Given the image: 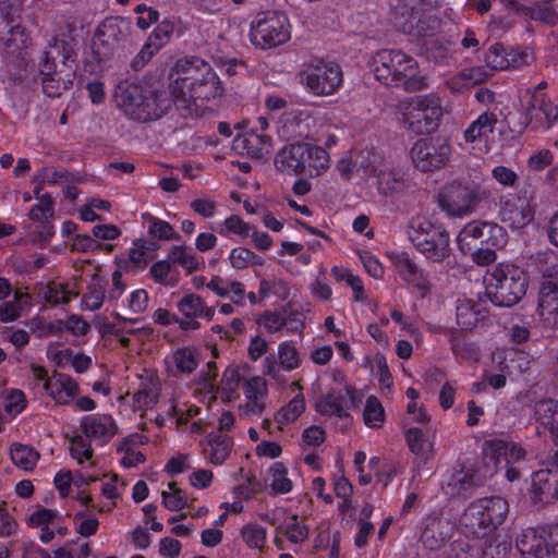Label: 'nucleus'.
I'll use <instances>...</instances> for the list:
<instances>
[{
    "label": "nucleus",
    "instance_id": "f257e3e1",
    "mask_svg": "<svg viewBox=\"0 0 558 558\" xmlns=\"http://www.w3.org/2000/svg\"><path fill=\"white\" fill-rule=\"evenodd\" d=\"M170 93L175 110L184 118H204L214 113L209 104L223 94L221 82L211 65L197 57L179 59L171 70Z\"/></svg>",
    "mask_w": 558,
    "mask_h": 558
},
{
    "label": "nucleus",
    "instance_id": "f03ea898",
    "mask_svg": "<svg viewBox=\"0 0 558 558\" xmlns=\"http://www.w3.org/2000/svg\"><path fill=\"white\" fill-rule=\"evenodd\" d=\"M80 41L69 29L53 37L39 62L43 90L48 97H59L68 90L77 70Z\"/></svg>",
    "mask_w": 558,
    "mask_h": 558
},
{
    "label": "nucleus",
    "instance_id": "7ed1b4c3",
    "mask_svg": "<svg viewBox=\"0 0 558 558\" xmlns=\"http://www.w3.org/2000/svg\"><path fill=\"white\" fill-rule=\"evenodd\" d=\"M375 78L388 87L418 92L427 86L417 61L399 49H381L372 59Z\"/></svg>",
    "mask_w": 558,
    "mask_h": 558
},
{
    "label": "nucleus",
    "instance_id": "20e7f679",
    "mask_svg": "<svg viewBox=\"0 0 558 558\" xmlns=\"http://www.w3.org/2000/svg\"><path fill=\"white\" fill-rule=\"evenodd\" d=\"M275 165L282 173L316 178L329 169L330 157L319 146L298 142L282 147L275 157Z\"/></svg>",
    "mask_w": 558,
    "mask_h": 558
},
{
    "label": "nucleus",
    "instance_id": "39448f33",
    "mask_svg": "<svg viewBox=\"0 0 558 558\" xmlns=\"http://www.w3.org/2000/svg\"><path fill=\"white\" fill-rule=\"evenodd\" d=\"M508 511V502L501 497L476 499L461 514L459 527L468 537L484 538L504 523Z\"/></svg>",
    "mask_w": 558,
    "mask_h": 558
},
{
    "label": "nucleus",
    "instance_id": "423d86ee",
    "mask_svg": "<svg viewBox=\"0 0 558 558\" xmlns=\"http://www.w3.org/2000/svg\"><path fill=\"white\" fill-rule=\"evenodd\" d=\"M529 279L525 271L511 263H499L489 272L486 294L493 304L511 307L526 293Z\"/></svg>",
    "mask_w": 558,
    "mask_h": 558
},
{
    "label": "nucleus",
    "instance_id": "0eeeda50",
    "mask_svg": "<svg viewBox=\"0 0 558 558\" xmlns=\"http://www.w3.org/2000/svg\"><path fill=\"white\" fill-rule=\"evenodd\" d=\"M402 121L415 134L430 133L436 130L442 117L438 97L433 95L415 96L401 107Z\"/></svg>",
    "mask_w": 558,
    "mask_h": 558
},
{
    "label": "nucleus",
    "instance_id": "6e6552de",
    "mask_svg": "<svg viewBox=\"0 0 558 558\" xmlns=\"http://www.w3.org/2000/svg\"><path fill=\"white\" fill-rule=\"evenodd\" d=\"M489 196L490 192L477 183L456 181L438 195V204L449 215L462 217Z\"/></svg>",
    "mask_w": 558,
    "mask_h": 558
},
{
    "label": "nucleus",
    "instance_id": "1a4fd4ad",
    "mask_svg": "<svg viewBox=\"0 0 558 558\" xmlns=\"http://www.w3.org/2000/svg\"><path fill=\"white\" fill-rule=\"evenodd\" d=\"M250 37L252 44L262 49L284 44L290 38L287 16L276 11L257 14L251 25Z\"/></svg>",
    "mask_w": 558,
    "mask_h": 558
},
{
    "label": "nucleus",
    "instance_id": "9d476101",
    "mask_svg": "<svg viewBox=\"0 0 558 558\" xmlns=\"http://www.w3.org/2000/svg\"><path fill=\"white\" fill-rule=\"evenodd\" d=\"M410 235L413 244L433 262H442L450 254L448 232L428 219L417 220Z\"/></svg>",
    "mask_w": 558,
    "mask_h": 558
},
{
    "label": "nucleus",
    "instance_id": "9b49d317",
    "mask_svg": "<svg viewBox=\"0 0 558 558\" xmlns=\"http://www.w3.org/2000/svg\"><path fill=\"white\" fill-rule=\"evenodd\" d=\"M451 146L442 136L418 138L410 150L411 160L422 172H433L444 168L450 160Z\"/></svg>",
    "mask_w": 558,
    "mask_h": 558
},
{
    "label": "nucleus",
    "instance_id": "f8f14e48",
    "mask_svg": "<svg viewBox=\"0 0 558 558\" xmlns=\"http://www.w3.org/2000/svg\"><path fill=\"white\" fill-rule=\"evenodd\" d=\"M301 77L314 95L328 96L341 85L342 71L338 64L313 60L301 73Z\"/></svg>",
    "mask_w": 558,
    "mask_h": 558
},
{
    "label": "nucleus",
    "instance_id": "ddd939ff",
    "mask_svg": "<svg viewBox=\"0 0 558 558\" xmlns=\"http://www.w3.org/2000/svg\"><path fill=\"white\" fill-rule=\"evenodd\" d=\"M302 359L296 345L290 341H282L278 344L277 355L268 354L263 361V373L270 377L278 385L286 384L283 372H292L299 368Z\"/></svg>",
    "mask_w": 558,
    "mask_h": 558
},
{
    "label": "nucleus",
    "instance_id": "4468645a",
    "mask_svg": "<svg viewBox=\"0 0 558 558\" xmlns=\"http://www.w3.org/2000/svg\"><path fill=\"white\" fill-rule=\"evenodd\" d=\"M114 101L120 110L133 120L144 122L147 117V86L140 83L121 82L114 92Z\"/></svg>",
    "mask_w": 558,
    "mask_h": 558
},
{
    "label": "nucleus",
    "instance_id": "2eb2a0df",
    "mask_svg": "<svg viewBox=\"0 0 558 558\" xmlns=\"http://www.w3.org/2000/svg\"><path fill=\"white\" fill-rule=\"evenodd\" d=\"M359 404L356 390L347 385L344 392L330 390L316 402V411L322 415L345 417L348 411Z\"/></svg>",
    "mask_w": 558,
    "mask_h": 558
},
{
    "label": "nucleus",
    "instance_id": "dca6fc26",
    "mask_svg": "<svg viewBox=\"0 0 558 558\" xmlns=\"http://www.w3.org/2000/svg\"><path fill=\"white\" fill-rule=\"evenodd\" d=\"M131 32V24L120 16L105 19L96 28L94 45L102 47L106 52L112 51L118 45L125 41Z\"/></svg>",
    "mask_w": 558,
    "mask_h": 558
},
{
    "label": "nucleus",
    "instance_id": "f3484780",
    "mask_svg": "<svg viewBox=\"0 0 558 558\" xmlns=\"http://www.w3.org/2000/svg\"><path fill=\"white\" fill-rule=\"evenodd\" d=\"M82 434L99 446L108 444L119 430L114 418L110 414H88L81 418Z\"/></svg>",
    "mask_w": 558,
    "mask_h": 558
},
{
    "label": "nucleus",
    "instance_id": "a211bd4d",
    "mask_svg": "<svg viewBox=\"0 0 558 558\" xmlns=\"http://www.w3.org/2000/svg\"><path fill=\"white\" fill-rule=\"evenodd\" d=\"M480 485H482V481L474 468L458 464L442 483L441 488L450 497H460L465 496Z\"/></svg>",
    "mask_w": 558,
    "mask_h": 558
},
{
    "label": "nucleus",
    "instance_id": "6ab92c4d",
    "mask_svg": "<svg viewBox=\"0 0 558 558\" xmlns=\"http://www.w3.org/2000/svg\"><path fill=\"white\" fill-rule=\"evenodd\" d=\"M526 51L508 50L502 44L492 45L485 52V63L490 71L518 69L529 63Z\"/></svg>",
    "mask_w": 558,
    "mask_h": 558
},
{
    "label": "nucleus",
    "instance_id": "aec40b11",
    "mask_svg": "<svg viewBox=\"0 0 558 558\" xmlns=\"http://www.w3.org/2000/svg\"><path fill=\"white\" fill-rule=\"evenodd\" d=\"M531 497L544 504L558 499V469H542L533 474Z\"/></svg>",
    "mask_w": 558,
    "mask_h": 558
},
{
    "label": "nucleus",
    "instance_id": "412c9836",
    "mask_svg": "<svg viewBox=\"0 0 558 558\" xmlns=\"http://www.w3.org/2000/svg\"><path fill=\"white\" fill-rule=\"evenodd\" d=\"M546 530L530 527L522 532L517 539V548L523 556L530 558H546L551 554Z\"/></svg>",
    "mask_w": 558,
    "mask_h": 558
},
{
    "label": "nucleus",
    "instance_id": "4be33fe9",
    "mask_svg": "<svg viewBox=\"0 0 558 558\" xmlns=\"http://www.w3.org/2000/svg\"><path fill=\"white\" fill-rule=\"evenodd\" d=\"M232 147L239 154L253 159H262L270 154L271 138L254 131H247L233 140Z\"/></svg>",
    "mask_w": 558,
    "mask_h": 558
},
{
    "label": "nucleus",
    "instance_id": "5701e85b",
    "mask_svg": "<svg viewBox=\"0 0 558 558\" xmlns=\"http://www.w3.org/2000/svg\"><path fill=\"white\" fill-rule=\"evenodd\" d=\"M376 179V189L378 193L385 197H392L403 193L409 187V180L405 173L399 169L384 167L381 169H373Z\"/></svg>",
    "mask_w": 558,
    "mask_h": 558
},
{
    "label": "nucleus",
    "instance_id": "b1692460",
    "mask_svg": "<svg viewBox=\"0 0 558 558\" xmlns=\"http://www.w3.org/2000/svg\"><path fill=\"white\" fill-rule=\"evenodd\" d=\"M533 417L538 424L536 428L538 435L549 432L555 439H558V401L543 399L535 402Z\"/></svg>",
    "mask_w": 558,
    "mask_h": 558
},
{
    "label": "nucleus",
    "instance_id": "393cba45",
    "mask_svg": "<svg viewBox=\"0 0 558 558\" xmlns=\"http://www.w3.org/2000/svg\"><path fill=\"white\" fill-rule=\"evenodd\" d=\"M485 306L473 300H459L456 308L457 325L461 330H472L487 317Z\"/></svg>",
    "mask_w": 558,
    "mask_h": 558
},
{
    "label": "nucleus",
    "instance_id": "a878e982",
    "mask_svg": "<svg viewBox=\"0 0 558 558\" xmlns=\"http://www.w3.org/2000/svg\"><path fill=\"white\" fill-rule=\"evenodd\" d=\"M462 234L473 239H481L483 243L492 246H502L506 243V232L502 227L493 222H471L462 231Z\"/></svg>",
    "mask_w": 558,
    "mask_h": 558
},
{
    "label": "nucleus",
    "instance_id": "bb28decb",
    "mask_svg": "<svg viewBox=\"0 0 558 558\" xmlns=\"http://www.w3.org/2000/svg\"><path fill=\"white\" fill-rule=\"evenodd\" d=\"M46 391L60 404H69L78 392L77 384L68 375L56 373L44 384Z\"/></svg>",
    "mask_w": 558,
    "mask_h": 558
},
{
    "label": "nucleus",
    "instance_id": "cd10ccee",
    "mask_svg": "<svg viewBox=\"0 0 558 558\" xmlns=\"http://www.w3.org/2000/svg\"><path fill=\"white\" fill-rule=\"evenodd\" d=\"M527 117L535 129L547 130L558 120V107L550 99L542 97L537 104L529 106Z\"/></svg>",
    "mask_w": 558,
    "mask_h": 558
},
{
    "label": "nucleus",
    "instance_id": "c85d7f7f",
    "mask_svg": "<svg viewBox=\"0 0 558 558\" xmlns=\"http://www.w3.org/2000/svg\"><path fill=\"white\" fill-rule=\"evenodd\" d=\"M172 106L175 107V101L170 89L153 90L147 87V111H145L147 117L144 118V122L160 119Z\"/></svg>",
    "mask_w": 558,
    "mask_h": 558
},
{
    "label": "nucleus",
    "instance_id": "c756f323",
    "mask_svg": "<svg viewBox=\"0 0 558 558\" xmlns=\"http://www.w3.org/2000/svg\"><path fill=\"white\" fill-rule=\"evenodd\" d=\"M518 12L542 24L549 26L558 24V9L545 0L535 1L529 5H520Z\"/></svg>",
    "mask_w": 558,
    "mask_h": 558
},
{
    "label": "nucleus",
    "instance_id": "7c9ffc66",
    "mask_svg": "<svg viewBox=\"0 0 558 558\" xmlns=\"http://www.w3.org/2000/svg\"><path fill=\"white\" fill-rule=\"evenodd\" d=\"M205 456L213 464L219 465L229 457L233 441L227 435L211 432L206 437Z\"/></svg>",
    "mask_w": 558,
    "mask_h": 558
},
{
    "label": "nucleus",
    "instance_id": "2f4dec72",
    "mask_svg": "<svg viewBox=\"0 0 558 558\" xmlns=\"http://www.w3.org/2000/svg\"><path fill=\"white\" fill-rule=\"evenodd\" d=\"M493 73L487 71L484 66H473L466 70H463L456 76H453L450 81L447 82V86L453 93H459L463 88H471L476 84H481L486 80L490 78Z\"/></svg>",
    "mask_w": 558,
    "mask_h": 558
},
{
    "label": "nucleus",
    "instance_id": "473e14b6",
    "mask_svg": "<svg viewBox=\"0 0 558 558\" xmlns=\"http://www.w3.org/2000/svg\"><path fill=\"white\" fill-rule=\"evenodd\" d=\"M498 122L495 112L486 111L477 117L464 131L463 137L466 143H474L494 132Z\"/></svg>",
    "mask_w": 558,
    "mask_h": 558
},
{
    "label": "nucleus",
    "instance_id": "72a5a7b5",
    "mask_svg": "<svg viewBox=\"0 0 558 558\" xmlns=\"http://www.w3.org/2000/svg\"><path fill=\"white\" fill-rule=\"evenodd\" d=\"M168 258L172 264L181 266L189 274L201 270L204 267V260L198 258L191 248L185 245H174L168 253Z\"/></svg>",
    "mask_w": 558,
    "mask_h": 558
},
{
    "label": "nucleus",
    "instance_id": "f704fd0d",
    "mask_svg": "<svg viewBox=\"0 0 558 558\" xmlns=\"http://www.w3.org/2000/svg\"><path fill=\"white\" fill-rule=\"evenodd\" d=\"M407 444L412 453L421 461L426 462L433 457V444L425 437L422 429L409 428L405 433Z\"/></svg>",
    "mask_w": 558,
    "mask_h": 558
},
{
    "label": "nucleus",
    "instance_id": "c9c22d12",
    "mask_svg": "<svg viewBox=\"0 0 558 558\" xmlns=\"http://www.w3.org/2000/svg\"><path fill=\"white\" fill-rule=\"evenodd\" d=\"M10 457L14 465L27 472L33 471L39 460V453L36 449L19 442L11 446Z\"/></svg>",
    "mask_w": 558,
    "mask_h": 558
},
{
    "label": "nucleus",
    "instance_id": "e433bc0d",
    "mask_svg": "<svg viewBox=\"0 0 558 558\" xmlns=\"http://www.w3.org/2000/svg\"><path fill=\"white\" fill-rule=\"evenodd\" d=\"M106 282L98 276H94L83 295L82 304L88 311H96L101 307L106 296Z\"/></svg>",
    "mask_w": 558,
    "mask_h": 558
},
{
    "label": "nucleus",
    "instance_id": "4c0bfd02",
    "mask_svg": "<svg viewBox=\"0 0 558 558\" xmlns=\"http://www.w3.org/2000/svg\"><path fill=\"white\" fill-rule=\"evenodd\" d=\"M392 263L399 275L409 283L418 286L422 279V271L418 266L405 253L396 254Z\"/></svg>",
    "mask_w": 558,
    "mask_h": 558
},
{
    "label": "nucleus",
    "instance_id": "58836bf2",
    "mask_svg": "<svg viewBox=\"0 0 558 558\" xmlns=\"http://www.w3.org/2000/svg\"><path fill=\"white\" fill-rule=\"evenodd\" d=\"M142 218L148 223L147 231L151 238L165 241L180 238V235L168 221L161 220L148 213L143 214Z\"/></svg>",
    "mask_w": 558,
    "mask_h": 558
},
{
    "label": "nucleus",
    "instance_id": "ea45409f",
    "mask_svg": "<svg viewBox=\"0 0 558 558\" xmlns=\"http://www.w3.org/2000/svg\"><path fill=\"white\" fill-rule=\"evenodd\" d=\"M38 294L52 305L66 304L72 296V292L66 289V286L57 281L41 284Z\"/></svg>",
    "mask_w": 558,
    "mask_h": 558
},
{
    "label": "nucleus",
    "instance_id": "a19ab883",
    "mask_svg": "<svg viewBox=\"0 0 558 558\" xmlns=\"http://www.w3.org/2000/svg\"><path fill=\"white\" fill-rule=\"evenodd\" d=\"M363 421L369 428H380L385 423V410L380 401L371 396L366 399L363 410Z\"/></svg>",
    "mask_w": 558,
    "mask_h": 558
},
{
    "label": "nucleus",
    "instance_id": "79ce46f5",
    "mask_svg": "<svg viewBox=\"0 0 558 558\" xmlns=\"http://www.w3.org/2000/svg\"><path fill=\"white\" fill-rule=\"evenodd\" d=\"M537 313L546 327L558 329V298H538Z\"/></svg>",
    "mask_w": 558,
    "mask_h": 558
},
{
    "label": "nucleus",
    "instance_id": "37998d69",
    "mask_svg": "<svg viewBox=\"0 0 558 558\" xmlns=\"http://www.w3.org/2000/svg\"><path fill=\"white\" fill-rule=\"evenodd\" d=\"M507 442L495 439L486 441L483 448L484 461L496 469L505 468L504 456H506Z\"/></svg>",
    "mask_w": 558,
    "mask_h": 558
},
{
    "label": "nucleus",
    "instance_id": "c03bdc74",
    "mask_svg": "<svg viewBox=\"0 0 558 558\" xmlns=\"http://www.w3.org/2000/svg\"><path fill=\"white\" fill-rule=\"evenodd\" d=\"M305 410V399L302 393L296 395L290 402L282 407L276 414L275 420L279 424L294 422Z\"/></svg>",
    "mask_w": 558,
    "mask_h": 558
},
{
    "label": "nucleus",
    "instance_id": "a18cd8bd",
    "mask_svg": "<svg viewBox=\"0 0 558 558\" xmlns=\"http://www.w3.org/2000/svg\"><path fill=\"white\" fill-rule=\"evenodd\" d=\"M268 473L270 487L275 494H287L292 489V482L288 478V471L282 463H274Z\"/></svg>",
    "mask_w": 558,
    "mask_h": 558
},
{
    "label": "nucleus",
    "instance_id": "49530a36",
    "mask_svg": "<svg viewBox=\"0 0 558 558\" xmlns=\"http://www.w3.org/2000/svg\"><path fill=\"white\" fill-rule=\"evenodd\" d=\"M172 362L182 374L193 373L198 365L196 352L191 348L175 350L172 353Z\"/></svg>",
    "mask_w": 558,
    "mask_h": 558
},
{
    "label": "nucleus",
    "instance_id": "de8ad7c7",
    "mask_svg": "<svg viewBox=\"0 0 558 558\" xmlns=\"http://www.w3.org/2000/svg\"><path fill=\"white\" fill-rule=\"evenodd\" d=\"M177 307L184 318H198L204 311V300L197 294L189 293L178 302Z\"/></svg>",
    "mask_w": 558,
    "mask_h": 558
},
{
    "label": "nucleus",
    "instance_id": "09e8293b",
    "mask_svg": "<svg viewBox=\"0 0 558 558\" xmlns=\"http://www.w3.org/2000/svg\"><path fill=\"white\" fill-rule=\"evenodd\" d=\"M244 543L251 548L263 549L266 542V530L257 523H248L241 529Z\"/></svg>",
    "mask_w": 558,
    "mask_h": 558
},
{
    "label": "nucleus",
    "instance_id": "8fccbe9b",
    "mask_svg": "<svg viewBox=\"0 0 558 558\" xmlns=\"http://www.w3.org/2000/svg\"><path fill=\"white\" fill-rule=\"evenodd\" d=\"M93 440L87 439L83 434L75 435L71 438L70 452L71 456L80 463H83V460H89L93 458Z\"/></svg>",
    "mask_w": 558,
    "mask_h": 558
},
{
    "label": "nucleus",
    "instance_id": "3c124183",
    "mask_svg": "<svg viewBox=\"0 0 558 558\" xmlns=\"http://www.w3.org/2000/svg\"><path fill=\"white\" fill-rule=\"evenodd\" d=\"M532 216L529 211L517 206H507L501 211V220L512 228H522L529 223Z\"/></svg>",
    "mask_w": 558,
    "mask_h": 558
},
{
    "label": "nucleus",
    "instance_id": "603ef678",
    "mask_svg": "<svg viewBox=\"0 0 558 558\" xmlns=\"http://www.w3.org/2000/svg\"><path fill=\"white\" fill-rule=\"evenodd\" d=\"M52 216L53 202L49 194L41 195V197H39V203L34 205L28 213V217L31 219L43 222H48Z\"/></svg>",
    "mask_w": 558,
    "mask_h": 558
},
{
    "label": "nucleus",
    "instance_id": "864d4df0",
    "mask_svg": "<svg viewBox=\"0 0 558 558\" xmlns=\"http://www.w3.org/2000/svg\"><path fill=\"white\" fill-rule=\"evenodd\" d=\"M558 299V269H547L543 276L538 298Z\"/></svg>",
    "mask_w": 558,
    "mask_h": 558
},
{
    "label": "nucleus",
    "instance_id": "5fc2aeb1",
    "mask_svg": "<svg viewBox=\"0 0 558 558\" xmlns=\"http://www.w3.org/2000/svg\"><path fill=\"white\" fill-rule=\"evenodd\" d=\"M174 31V24L170 21H162L149 35L148 39L155 47L161 48L168 43Z\"/></svg>",
    "mask_w": 558,
    "mask_h": 558
},
{
    "label": "nucleus",
    "instance_id": "6e6d98bb",
    "mask_svg": "<svg viewBox=\"0 0 558 558\" xmlns=\"http://www.w3.org/2000/svg\"><path fill=\"white\" fill-rule=\"evenodd\" d=\"M246 399L265 398L267 395V381L262 376H254L244 383Z\"/></svg>",
    "mask_w": 558,
    "mask_h": 558
},
{
    "label": "nucleus",
    "instance_id": "4d7b16f0",
    "mask_svg": "<svg viewBox=\"0 0 558 558\" xmlns=\"http://www.w3.org/2000/svg\"><path fill=\"white\" fill-rule=\"evenodd\" d=\"M284 535L293 544L303 543L308 536V529L306 525L301 524L296 518H292L291 522L287 524Z\"/></svg>",
    "mask_w": 558,
    "mask_h": 558
},
{
    "label": "nucleus",
    "instance_id": "13d9d810",
    "mask_svg": "<svg viewBox=\"0 0 558 558\" xmlns=\"http://www.w3.org/2000/svg\"><path fill=\"white\" fill-rule=\"evenodd\" d=\"M191 209L203 218H211L217 210V202L208 196L196 198L190 204Z\"/></svg>",
    "mask_w": 558,
    "mask_h": 558
},
{
    "label": "nucleus",
    "instance_id": "bf43d9fd",
    "mask_svg": "<svg viewBox=\"0 0 558 558\" xmlns=\"http://www.w3.org/2000/svg\"><path fill=\"white\" fill-rule=\"evenodd\" d=\"M258 323L263 325L269 333H276L287 326L283 316L277 312H266Z\"/></svg>",
    "mask_w": 558,
    "mask_h": 558
},
{
    "label": "nucleus",
    "instance_id": "052dcab7",
    "mask_svg": "<svg viewBox=\"0 0 558 558\" xmlns=\"http://www.w3.org/2000/svg\"><path fill=\"white\" fill-rule=\"evenodd\" d=\"M135 12L138 14L136 24L142 29H147L151 24L156 23L159 17V12L145 4L136 7Z\"/></svg>",
    "mask_w": 558,
    "mask_h": 558
},
{
    "label": "nucleus",
    "instance_id": "680f3d73",
    "mask_svg": "<svg viewBox=\"0 0 558 558\" xmlns=\"http://www.w3.org/2000/svg\"><path fill=\"white\" fill-rule=\"evenodd\" d=\"M360 259L365 270L375 279H380L384 275V267L372 253L363 251L360 253Z\"/></svg>",
    "mask_w": 558,
    "mask_h": 558
},
{
    "label": "nucleus",
    "instance_id": "e2e57ef3",
    "mask_svg": "<svg viewBox=\"0 0 558 558\" xmlns=\"http://www.w3.org/2000/svg\"><path fill=\"white\" fill-rule=\"evenodd\" d=\"M171 260L168 259H161L156 263H154L149 269L150 277L159 284L167 286L168 282V276L171 271Z\"/></svg>",
    "mask_w": 558,
    "mask_h": 558
},
{
    "label": "nucleus",
    "instance_id": "0e129e2a",
    "mask_svg": "<svg viewBox=\"0 0 558 558\" xmlns=\"http://www.w3.org/2000/svg\"><path fill=\"white\" fill-rule=\"evenodd\" d=\"M25 396L21 390H11L4 400V410L11 414H19L25 408Z\"/></svg>",
    "mask_w": 558,
    "mask_h": 558
},
{
    "label": "nucleus",
    "instance_id": "69168bd1",
    "mask_svg": "<svg viewBox=\"0 0 558 558\" xmlns=\"http://www.w3.org/2000/svg\"><path fill=\"white\" fill-rule=\"evenodd\" d=\"M75 520H82L77 527V533L83 537H89L98 531L99 521L97 518L86 517L85 512L76 513Z\"/></svg>",
    "mask_w": 558,
    "mask_h": 558
},
{
    "label": "nucleus",
    "instance_id": "338daca9",
    "mask_svg": "<svg viewBox=\"0 0 558 558\" xmlns=\"http://www.w3.org/2000/svg\"><path fill=\"white\" fill-rule=\"evenodd\" d=\"M63 328L74 336H85L90 330V325L78 315H70Z\"/></svg>",
    "mask_w": 558,
    "mask_h": 558
},
{
    "label": "nucleus",
    "instance_id": "774afa93",
    "mask_svg": "<svg viewBox=\"0 0 558 558\" xmlns=\"http://www.w3.org/2000/svg\"><path fill=\"white\" fill-rule=\"evenodd\" d=\"M226 229L238 235H248L253 230V226L245 222L240 216L231 215L225 220Z\"/></svg>",
    "mask_w": 558,
    "mask_h": 558
}]
</instances>
